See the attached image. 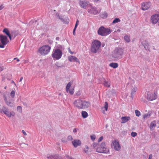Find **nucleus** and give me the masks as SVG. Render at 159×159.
I'll return each mask as SVG.
<instances>
[{
  "instance_id": "36",
  "label": "nucleus",
  "mask_w": 159,
  "mask_h": 159,
  "mask_svg": "<svg viewBox=\"0 0 159 159\" xmlns=\"http://www.w3.org/2000/svg\"><path fill=\"white\" fill-rule=\"evenodd\" d=\"M89 150V148L86 145L85 146L84 148L83 151L85 152V153H87L88 152Z\"/></svg>"
},
{
  "instance_id": "48",
  "label": "nucleus",
  "mask_w": 159,
  "mask_h": 159,
  "mask_svg": "<svg viewBox=\"0 0 159 159\" xmlns=\"http://www.w3.org/2000/svg\"><path fill=\"white\" fill-rule=\"evenodd\" d=\"M148 159H153L152 158V155L151 154L149 156V157Z\"/></svg>"
},
{
  "instance_id": "16",
  "label": "nucleus",
  "mask_w": 159,
  "mask_h": 159,
  "mask_svg": "<svg viewBox=\"0 0 159 159\" xmlns=\"http://www.w3.org/2000/svg\"><path fill=\"white\" fill-rule=\"evenodd\" d=\"M72 144L75 148H77L81 145V141L78 139H75L72 142Z\"/></svg>"
},
{
  "instance_id": "25",
  "label": "nucleus",
  "mask_w": 159,
  "mask_h": 159,
  "mask_svg": "<svg viewBox=\"0 0 159 159\" xmlns=\"http://www.w3.org/2000/svg\"><path fill=\"white\" fill-rule=\"evenodd\" d=\"M73 83V82L72 81H70L67 84L66 88V92H68L69 89L70 88L72 84Z\"/></svg>"
},
{
  "instance_id": "17",
  "label": "nucleus",
  "mask_w": 159,
  "mask_h": 159,
  "mask_svg": "<svg viewBox=\"0 0 159 159\" xmlns=\"http://www.w3.org/2000/svg\"><path fill=\"white\" fill-rule=\"evenodd\" d=\"M82 109H85L89 107L90 106V103L88 101H83Z\"/></svg>"
},
{
  "instance_id": "44",
  "label": "nucleus",
  "mask_w": 159,
  "mask_h": 159,
  "mask_svg": "<svg viewBox=\"0 0 159 159\" xmlns=\"http://www.w3.org/2000/svg\"><path fill=\"white\" fill-rule=\"evenodd\" d=\"M103 139V137L102 136H101V137H100L98 139V142H101L102 140Z\"/></svg>"
},
{
  "instance_id": "42",
  "label": "nucleus",
  "mask_w": 159,
  "mask_h": 159,
  "mask_svg": "<svg viewBox=\"0 0 159 159\" xmlns=\"http://www.w3.org/2000/svg\"><path fill=\"white\" fill-rule=\"evenodd\" d=\"M90 138L91 139L94 141L95 139V135H92L90 136Z\"/></svg>"
},
{
  "instance_id": "46",
  "label": "nucleus",
  "mask_w": 159,
  "mask_h": 159,
  "mask_svg": "<svg viewBox=\"0 0 159 159\" xmlns=\"http://www.w3.org/2000/svg\"><path fill=\"white\" fill-rule=\"evenodd\" d=\"M4 7V5L3 4H2L0 6V11L2 10V9H3Z\"/></svg>"
},
{
  "instance_id": "7",
  "label": "nucleus",
  "mask_w": 159,
  "mask_h": 159,
  "mask_svg": "<svg viewBox=\"0 0 159 159\" xmlns=\"http://www.w3.org/2000/svg\"><path fill=\"white\" fill-rule=\"evenodd\" d=\"M123 50L120 48H116L112 52V55L115 58H119L123 54Z\"/></svg>"
},
{
  "instance_id": "51",
  "label": "nucleus",
  "mask_w": 159,
  "mask_h": 159,
  "mask_svg": "<svg viewBox=\"0 0 159 159\" xmlns=\"http://www.w3.org/2000/svg\"><path fill=\"white\" fill-rule=\"evenodd\" d=\"M22 132L24 135H27L26 133L24 130H22Z\"/></svg>"
},
{
  "instance_id": "41",
  "label": "nucleus",
  "mask_w": 159,
  "mask_h": 159,
  "mask_svg": "<svg viewBox=\"0 0 159 159\" xmlns=\"http://www.w3.org/2000/svg\"><path fill=\"white\" fill-rule=\"evenodd\" d=\"M17 110L18 111H19L20 112H21L22 111V108L20 106H18L17 107Z\"/></svg>"
},
{
  "instance_id": "33",
  "label": "nucleus",
  "mask_w": 159,
  "mask_h": 159,
  "mask_svg": "<svg viewBox=\"0 0 159 159\" xmlns=\"http://www.w3.org/2000/svg\"><path fill=\"white\" fill-rule=\"evenodd\" d=\"M107 16V13L106 12H104L101 15V16L102 18H106Z\"/></svg>"
},
{
  "instance_id": "57",
  "label": "nucleus",
  "mask_w": 159,
  "mask_h": 159,
  "mask_svg": "<svg viewBox=\"0 0 159 159\" xmlns=\"http://www.w3.org/2000/svg\"><path fill=\"white\" fill-rule=\"evenodd\" d=\"M69 52L71 54H73V52H71V51H69Z\"/></svg>"
},
{
  "instance_id": "13",
  "label": "nucleus",
  "mask_w": 159,
  "mask_h": 159,
  "mask_svg": "<svg viewBox=\"0 0 159 159\" xmlns=\"http://www.w3.org/2000/svg\"><path fill=\"white\" fill-rule=\"evenodd\" d=\"M151 6V3L150 2H143L141 4V9L143 11L148 10Z\"/></svg>"
},
{
  "instance_id": "1",
  "label": "nucleus",
  "mask_w": 159,
  "mask_h": 159,
  "mask_svg": "<svg viewBox=\"0 0 159 159\" xmlns=\"http://www.w3.org/2000/svg\"><path fill=\"white\" fill-rule=\"evenodd\" d=\"M92 147L97 152L107 154L109 152V149L106 147L105 143L104 142H102L100 145L97 143H94Z\"/></svg>"
},
{
  "instance_id": "55",
  "label": "nucleus",
  "mask_w": 159,
  "mask_h": 159,
  "mask_svg": "<svg viewBox=\"0 0 159 159\" xmlns=\"http://www.w3.org/2000/svg\"><path fill=\"white\" fill-rule=\"evenodd\" d=\"M3 68L2 67H1V68H0V71L2 70H3Z\"/></svg>"
},
{
  "instance_id": "4",
  "label": "nucleus",
  "mask_w": 159,
  "mask_h": 159,
  "mask_svg": "<svg viewBox=\"0 0 159 159\" xmlns=\"http://www.w3.org/2000/svg\"><path fill=\"white\" fill-rule=\"evenodd\" d=\"M101 44V42L98 40H95L93 41L91 47V52L94 53H96L100 47Z\"/></svg>"
},
{
  "instance_id": "6",
  "label": "nucleus",
  "mask_w": 159,
  "mask_h": 159,
  "mask_svg": "<svg viewBox=\"0 0 159 159\" xmlns=\"http://www.w3.org/2000/svg\"><path fill=\"white\" fill-rule=\"evenodd\" d=\"M62 54V53L61 50L58 49H56L53 51L52 55L54 59L58 60L61 58Z\"/></svg>"
},
{
  "instance_id": "60",
  "label": "nucleus",
  "mask_w": 159,
  "mask_h": 159,
  "mask_svg": "<svg viewBox=\"0 0 159 159\" xmlns=\"http://www.w3.org/2000/svg\"><path fill=\"white\" fill-rule=\"evenodd\" d=\"M118 30V31H120V30Z\"/></svg>"
},
{
  "instance_id": "5",
  "label": "nucleus",
  "mask_w": 159,
  "mask_h": 159,
  "mask_svg": "<svg viewBox=\"0 0 159 159\" xmlns=\"http://www.w3.org/2000/svg\"><path fill=\"white\" fill-rule=\"evenodd\" d=\"M98 33L99 35L101 36H106L111 33V31L110 29L101 26L99 29Z\"/></svg>"
},
{
  "instance_id": "22",
  "label": "nucleus",
  "mask_w": 159,
  "mask_h": 159,
  "mask_svg": "<svg viewBox=\"0 0 159 159\" xmlns=\"http://www.w3.org/2000/svg\"><path fill=\"white\" fill-rule=\"evenodd\" d=\"M141 43L144 46L146 50H148L149 49V45L147 41L146 40H143L142 41Z\"/></svg>"
},
{
  "instance_id": "9",
  "label": "nucleus",
  "mask_w": 159,
  "mask_h": 159,
  "mask_svg": "<svg viewBox=\"0 0 159 159\" xmlns=\"http://www.w3.org/2000/svg\"><path fill=\"white\" fill-rule=\"evenodd\" d=\"M3 97L5 102L7 105L8 106L11 107L12 104V100L10 98L9 94L7 93H5L3 94Z\"/></svg>"
},
{
  "instance_id": "39",
  "label": "nucleus",
  "mask_w": 159,
  "mask_h": 159,
  "mask_svg": "<svg viewBox=\"0 0 159 159\" xmlns=\"http://www.w3.org/2000/svg\"><path fill=\"white\" fill-rule=\"evenodd\" d=\"M137 135V134L136 132H132L131 133V135L133 137H135Z\"/></svg>"
},
{
  "instance_id": "21",
  "label": "nucleus",
  "mask_w": 159,
  "mask_h": 159,
  "mask_svg": "<svg viewBox=\"0 0 159 159\" xmlns=\"http://www.w3.org/2000/svg\"><path fill=\"white\" fill-rule=\"evenodd\" d=\"M3 32L5 34L7 35L9 37V39L10 40L11 39V34L10 32L8 29L5 28L3 30Z\"/></svg>"
},
{
  "instance_id": "45",
  "label": "nucleus",
  "mask_w": 159,
  "mask_h": 159,
  "mask_svg": "<svg viewBox=\"0 0 159 159\" xmlns=\"http://www.w3.org/2000/svg\"><path fill=\"white\" fill-rule=\"evenodd\" d=\"M78 24H79V20H76V23L75 26L74 28H76L77 26L78 25Z\"/></svg>"
},
{
  "instance_id": "50",
  "label": "nucleus",
  "mask_w": 159,
  "mask_h": 159,
  "mask_svg": "<svg viewBox=\"0 0 159 159\" xmlns=\"http://www.w3.org/2000/svg\"><path fill=\"white\" fill-rule=\"evenodd\" d=\"M65 140V139L64 138H62V141L63 142H66V140Z\"/></svg>"
},
{
  "instance_id": "52",
  "label": "nucleus",
  "mask_w": 159,
  "mask_h": 159,
  "mask_svg": "<svg viewBox=\"0 0 159 159\" xmlns=\"http://www.w3.org/2000/svg\"><path fill=\"white\" fill-rule=\"evenodd\" d=\"M14 60L16 59L17 61H20V60L19 59H18L17 57L15 58L14 59Z\"/></svg>"
},
{
  "instance_id": "43",
  "label": "nucleus",
  "mask_w": 159,
  "mask_h": 159,
  "mask_svg": "<svg viewBox=\"0 0 159 159\" xmlns=\"http://www.w3.org/2000/svg\"><path fill=\"white\" fill-rule=\"evenodd\" d=\"M73 139V138L71 136H69L67 138V140H71Z\"/></svg>"
},
{
  "instance_id": "59",
  "label": "nucleus",
  "mask_w": 159,
  "mask_h": 159,
  "mask_svg": "<svg viewBox=\"0 0 159 159\" xmlns=\"http://www.w3.org/2000/svg\"><path fill=\"white\" fill-rule=\"evenodd\" d=\"M5 88V89H6V87H5V88Z\"/></svg>"
},
{
  "instance_id": "40",
  "label": "nucleus",
  "mask_w": 159,
  "mask_h": 159,
  "mask_svg": "<svg viewBox=\"0 0 159 159\" xmlns=\"http://www.w3.org/2000/svg\"><path fill=\"white\" fill-rule=\"evenodd\" d=\"M149 116L148 115V112L146 114H145L143 115V118L144 119H145L146 118L149 117Z\"/></svg>"
},
{
  "instance_id": "56",
  "label": "nucleus",
  "mask_w": 159,
  "mask_h": 159,
  "mask_svg": "<svg viewBox=\"0 0 159 159\" xmlns=\"http://www.w3.org/2000/svg\"><path fill=\"white\" fill-rule=\"evenodd\" d=\"M93 0L94 1V2H97L98 1V0Z\"/></svg>"
},
{
  "instance_id": "15",
  "label": "nucleus",
  "mask_w": 159,
  "mask_h": 159,
  "mask_svg": "<svg viewBox=\"0 0 159 159\" xmlns=\"http://www.w3.org/2000/svg\"><path fill=\"white\" fill-rule=\"evenodd\" d=\"M158 20H159V15L158 14H154L151 17V21L153 24H155L157 23Z\"/></svg>"
},
{
  "instance_id": "3",
  "label": "nucleus",
  "mask_w": 159,
  "mask_h": 159,
  "mask_svg": "<svg viewBox=\"0 0 159 159\" xmlns=\"http://www.w3.org/2000/svg\"><path fill=\"white\" fill-rule=\"evenodd\" d=\"M51 49L50 46L48 45H44L40 47L38 50V52L42 56H45L50 52Z\"/></svg>"
},
{
  "instance_id": "35",
  "label": "nucleus",
  "mask_w": 159,
  "mask_h": 159,
  "mask_svg": "<svg viewBox=\"0 0 159 159\" xmlns=\"http://www.w3.org/2000/svg\"><path fill=\"white\" fill-rule=\"evenodd\" d=\"M135 113L136 116L138 117L139 116L141 115L140 112L138 110H136L135 111Z\"/></svg>"
},
{
  "instance_id": "19",
  "label": "nucleus",
  "mask_w": 159,
  "mask_h": 159,
  "mask_svg": "<svg viewBox=\"0 0 159 159\" xmlns=\"http://www.w3.org/2000/svg\"><path fill=\"white\" fill-rule=\"evenodd\" d=\"M130 119V117L129 116H125L122 117L121 120V123L124 124L127 122Z\"/></svg>"
},
{
  "instance_id": "20",
  "label": "nucleus",
  "mask_w": 159,
  "mask_h": 159,
  "mask_svg": "<svg viewBox=\"0 0 159 159\" xmlns=\"http://www.w3.org/2000/svg\"><path fill=\"white\" fill-rule=\"evenodd\" d=\"M88 11L89 13L93 14L94 15L98 13V11L96 8H92L90 9H89Z\"/></svg>"
},
{
  "instance_id": "14",
  "label": "nucleus",
  "mask_w": 159,
  "mask_h": 159,
  "mask_svg": "<svg viewBox=\"0 0 159 159\" xmlns=\"http://www.w3.org/2000/svg\"><path fill=\"white\" fill-rule=\"evenodd\" d=\"M83 101L78 99L75 100L74 102V106L79 109H82Z\"/></svg>"
},
{
  "instance_id": "47",
  "label": "nucleus",
  "mask_w": 159,
  "mask_h": 159,
  "mask_svg": "<svg viewBox=\"0 0 159 159\" xmlns=\"http://www.w3.org/2000/svg\"><path fill=\"white\" fill-rule=\"evenodd\" d=\"M29 62V61L28 60H24V64L28 63Z\"/></svg>"
},
{
  "instance_id": "10",
  "label": "nucleus",
  "mask_w": 159,
  "mask_h": 159,
  "mask_svg": "<svg viewBox=\"0 0 159 159\" xmlns=\"http://www.w3.org/2000/svg\"><path fill=\"white\" fill-rule=\"evenodd\" d=\"M111 145L112 148L114 149L116 151H119L121 148L120 144L117 140H113L111 143Z\"/></svg>"
},
{
  "instance_id": "29",
  "label": "nucleus",
  "mask_w": 159,
  "mask_h": 159,
  "mask_svg": "<svg viewBox=\"0 0 159 159\" xmlns=\"http://www.w3.org/2000/svg\"><path fill=\"white\" fill-rule=\"evenodd\" d=\"M81 114L82 117L84 118H86L87 117L88 115L87 112L84 111H82Z\"/></svg>"
},
{
  "instance_id": "18",
  "label": "nucleus",
  "mask_w": 159,
  "mask_h": 159,
  "mask_svg": "<svg viewBox=\"0 0 159 159\" xmlns=\"http://www.w3.org/2000/svg\"><path fill=\"white\" fill-rule=\"evenodd\" d=\"M68 60L71 61H75L76 62H78L80 63V61L76 57L73 56H71L68 57Z\"/></svg>"
},
{
  "instance_id": "31",
  "label": "nucleus",
  "mask_w": 159,
  "mask_h": 159,
  "mask_svg": "<svg viewBox=\"0 0 159 159\" xmlns=\"http://www.w3.org/2000/svg\"><path fill=\"white\" fill-rule=\"evenodd\" d=\"M124 38L125 41L127 43L130 42L129 37L127 35H125L124 36Z\"/></svg>"
},
{
  "instance_id": "27",
  "label": "nucleus",
  "mask_w": 159,
  "mask_h": 159,
  "mask_svg": "<svg viewBox=\"0 0 159 159\" xmlns=\"http://www.w3.org/2000/svg\"><path fill=\"white\" fill-rule=\"evenodd\" d=\"M109 66L114 68H116L118 67V64L116 63H111L110 64Z\"/></svg>"
},
{
  "instance_id": "11",
  "label": "nucleus",
  "mask_w": 159,
  "mask_h": 159,
  "mask_svg": "<svg viewBox=\"0 0 159 159\" xmlns=\"http://www.w3.org/2000/svg\"><path fill=\"white\" fill-rule=\"evenodd\" d=\"M79 3L81 7L85 9L92 6L91 4L85 0H80Z\"/></svg>"
},
{
  "instance_id": "26",
  "label": "nucleus",
  "mask_w": 159,
  "mask_h": 159,
  "mask_svg": "<svg viewBox=\"0 0 159 159\" xmlns=\"http://www.w3.org/2000/svg\"><path fill=\"white\" fill-rule=\"evenodd\" d=\"M148 115L149 117L151 116L152 118H154L156 115V113L155 111H148Z\"/></svg>"
},
{
  "instance_id": "49",
  "label": "nucleus",
  "mask_w": 159,
  "mask_h": 159,
  "mask_svg": "<svg viewBox=\"0 0 159 159\" xmlns=\"http://www.w3.org/2000/svg\"><path fill=\"white\" fill-rule=\"evenodd\" d=\"M76 28H74V29L73 30V34L74 35H75V30H76Z\"/></svg>"
},
{
  "instance_id": "54",
  "label": "nucleus",
  "mask_w": 159,
  "mask_h": 159,
  "mask_svg": "<svg viewBox=\"0 0 159 159\" xmlns=\"http://www.w3.org/2000/svg\"><path fill=\"white\" fill-rule=\"evenodd\" d=\"M23 79V78L22 77H21L20 78V82H21Z\"/></svg>"
},
{
  "instance_id": "34",
  "label": "nucleus",
  "mask_w": 159,
  "mask_h": 159,
  "mask_svg": "<svg viewBox=\"0 0 159 159\" xmlns=\"http://www.w3.org/2000/svg\"><path fill=\"white\" fill-rule=\"evenodd\" d=\"M15 92L14 90L11 91L10 93V96L12 98H13L15 96Z\"/></svg>"
},
{
  "instance_id": "58",
  "label": "nucleus",
  "mask_w": 159,
  "mask_h": 159,
  "mask_svg": "<svg viewBox=\"0 0 159 159\" xmlns=\"http://www.w3.org/2000/svg\"><path fill=\"white\" fill-rule=\"evenodd\" d=\"M158 25L159 26V20L158 22Z\"/></svg>"
},
{
  "instance_id": "38",
  "label": "nucleus",
  "mask_w": 159,
  "mask_h": 159,
  "mask_svg": "<svg viewBox=\"0 0 159 159\" xmlns=\"http://www.w3.org/2000/svg\"><path fill=\"white\" fill-rule=\"evenodd\" d=\"M108 104L107 102H105L104 108L105 109V110L107 111L108 109Z\"/></svg>"
},
{
  "instance_id": "8",
  "label": "nucleus",
  "mask_w": 159,
  "mask_h": 159,
  "mask_svg": "<svg viewBox=\"0 0 159 159\" xmlns=\"http://www.w3.org/2000/svg\"><path fill=\"white\" fill-rule=\"evenodd\" d=\"M9 41L6 36L3 35H0V48H3L8 43Z\"/></svg>"
},
{
  "instance_id": "2",
  "label": "nucleus",
  "mask_w": 159,
  "mask_h": 159,
  "mask_svg": "<svg viewBox=\"0 0 159 159\" xmlns=\"http://www.w3.org/2000/svg\"><path fill=\"white\" fill-rule=\"evenodd\" d=\"M152 87L154 89L153 93H152L149 91L147 92V99L149 101H152L156 99L157 98V94L159 87L158 85L156 84H152Z\"/></svg>"
},
{
  "instance_id": "28",
  "label": "nucleus",
  "mask_w": 159,
  "mask_h": 159,
  "mask_svg": "<svg viewBox=\"0 0 159 159\" xmlns=\"http://www.w3.org/2000/svg\"><path fill=\"white\" fill-rule=\"evenodd\" d=\"M156 126V121H153L150 124V129H152L154 127H155Z\"/></svg>"
},
{
  "instance_id": "30",
  "label": "nucleus",
  "mask_w": 159,
  "mask_h": 159,
  "mask_svg": "<svg viewBox=\"0 0 159 159\" xmlns=\"http://www.w3.org/2000/svg\"><path fill=\"white\" fill-rule=\"evenodd\" d=\"M68 92L70 94L73 95L74 93V88L72 87L70 89H69Z\"/></svg>"
},
{
  "instance_id": "53",
  "label": "nucleus",
  "mask_w": 159,
  "mask_h": 159,
  "mask_svg": "<svg viewBox=\"0 0 159 159\" xmlns=\"http://www.w3.org/2000/svg\"><path fill=\"white\" fill-rule=\"evenodd\" d=\"M73 131L74 132H76L77 131V129H73Z\"/></svg>"
},
{
  "instance_id": "23",
  "label": "nucleus",
  "mask_w": 159,
  "mask_h": 159,
  "mask_svg": "<svg viewBox=\"0 0 159 159\" xmlns=\"http://www.w3.org/2000/svg\"><path fill=\"white\" fill-rule=\"evenodd\" d=\"M47 158L48 159H61L60 157L57 155H52L50 154H48L47 155Z\"/></svg>"
},
{
  "instance_id": "12",
  "label": "nucleus",
  "mask_w": 159,
  "mask_h": 159,
  "mask_svg": "<svg viewBox=\"0 0 159 159\" xmlns=\"http://www.w3.org/2000/svg\"><path fill=\"white\" fill-rule=\"evenodd\" d=\"M2 110L3 113L9 117H10L11 116H14L15 115V113L14 112L9 111L8 109L5 107H2Z\"/></svg>"
},
{
  "instance_id": "24",
  "label": "nucleus",
  "mask_w": 159,
  "mask_h": 159,
  "mask_svg": "<svg viewBox=\"0 0 159 159\" xmlns=\"http://www.w3.org/2000/svg\"><path fill=\"white\" fill-rule=\"evenodd\" d=\"M137 87H134L131 89V97L133 98L134 96L135 95L136 92L137 90Z\"/></svg>"
},
{
  "instance_id": "32",
  "label": "nucleus",
  "mask_w": 159,
  "mask_h": 159,
  "mask_svg": "<svg viewBox=\"0 0 159 159\" xmlns=\"http://www.w3.org/2000/svg\"><path fill=\"white\" fill-rule=\"evenodd\" d=\"M120 21V20L118 18H116L112 21V23L114 24Z\"/></svg>"
},
{
  "instance_id": "37",
  "label": "nucleus",
  "mask_w": 159,
  "mask_h": 159,
  "mask_svg": "<svg viewBox=\"0 0 159 159\" xmlns=\"http://www.w3.org/2000/svg\"><path fill=\"white\" fill-rule=\"evenodd\" d=\"M104 85L107 87H109L110 86V84L108 82L105 81L104 83Z\"/></svg>"
}]
</instances>
